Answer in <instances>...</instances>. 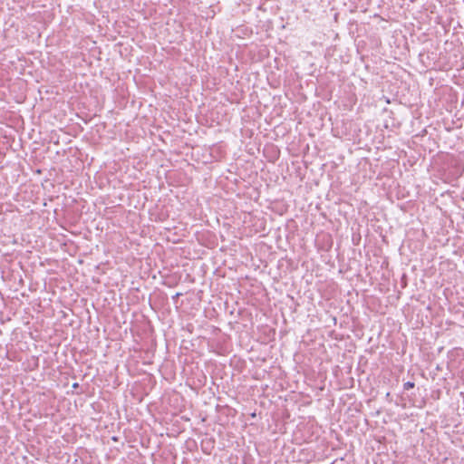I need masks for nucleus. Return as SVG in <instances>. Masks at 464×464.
Here are the masks:
<instances>
[{
	"instance_id": "nucleus-1",
	"label": "nucleus",
	"mask_w": 464,
	"mask_h": 464,
	"mask_svg": "<svg viewBox=\"0 0 464 464\" xmlns=\"http://www.w3.org/2000/svg\"><path fill=\"white\" fill-rule=\"evenodd\" d=\"M459 175H460V172L459 171V169H455L454 172H451V171L449 172V174L445 178V180L450 182L452 180L457 179Z\"/></svg>"
},
{
	"instance_id": "nucleus-2",
	"label": "nucleus",
	"mask_w": 464,
	"mask_h": 464,
	"mask_svg": "<svg viewBox=\"0 0 464 464\" xmlns=\"http://www.w3.org/2000/svg\"><path fill=\"white\" fill-rule=\"evenodd\" d=\"M414 386H415V384H414V382H405V383L403 384V388H404V390H406V391H408V390H411V389L414 388Z\"/></svg>"
},
{
	"instance_id": "nucleus-3",
	"label": "nucleus",
	"mask_w": 464,
	"mask_h": 464,
	"mask_svg": "<svg viewBox=\"0 0 464 464\" xmlns=\"http://www.w3.org/2000/svg\"><path fill=\"white\" fill-rule=\"evenodd\" d=\"M180 295H181V294L177 293V294L173 296V299L175 300V299L179 298V296Z\"/></svg>"
},
{
	"instance_id": "nucleus-4",
	"label": "nucleus",
	"mask_w": 464,
	"mask_h": 464,
	"mask_svg": "<svg viewBox=\"0 0 464 464\" xmlns=\"http://www.w3.org/2000/svg\"><path fill=\"white\" fill-rule=\"evenodd\" d=\"M78 387H79V384H78L77 382H75V383H73V384H72V388H74V389H75V388H78Z\"/></svg>"
},
{
	"instance_id": "nucleus-5",
	"label": "nucleus",
	"mask_w": 464,
	"mask_h": 464,
	"mask_svg": "<svg viewBox=\"0 0 464 464\" xmlns=\"http://www.w3.org/2000/svg\"><path fill=\"white\" fill-rule=\"evenodd\" d=\"M401 208L402 211H406V208H404V205H401Z\"/></svg>"
}]
</instances>
